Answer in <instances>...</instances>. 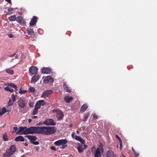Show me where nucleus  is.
Returning a JSON list of instances; mask_svg holds the SVG:
<instances>
[{"label":"nucleus","instance_id":"f257e3e1","mask_svg":"<svg viewBox=\"0 0 157 157\" xmlns=\"http://www.w3.org/2000/svg\"><path fill=\"white\" fill-rule=\"evenodd\" d=\"M56 129L54 127L41 126L31 127L26 129V133H36L45 135H50L55 133Z\"/></svg>","mask_w":157,"mask_h":157},{"label":"nucleus","instance_id":"f03ea898","mask_svg":"<svg viewBox=\"0 0 157 157\" xmlns=\"http://www.w3.org/2000/svg\"><path fill=\"white\" fill-rule=\"evenodd\" d=\"M67 141L66 140L61 139L56 141L54 144L56 146H60V148L63 149L67 146Z\"/></svg>","mask_w":157,"mask_h":157},{"label":"nucleus","instance_id":"7ed1b4c3","mask_svg":"<svg viewBox=\"0 0 157 157\" xmlns=\"http://www.w3.org/2000/svg\"><path fill=\"white\" fill-rule=\"evenodd\" d=\"M103 151L102 147L100 145L93 152L94 157H100L101 153H102Z\"/></svg>","mask_w":157,"mask_h":157},{"label":"nucleus","instance_id":"20e7f679","mask_svg":"<svg viewBox=\"0 0 157 157\" xmlns=\"http://www.w3.org/2000/svg\"><path fill=\"white\" fill-rule=\"evenodd\" d=\"M25 137H27L30 140V142L34 145H38L39 144L37 141H36L37 140V138L36 136L32 135H26Z\"/></svg>","mask_w":157,"mask_h":157},{"label":"nucleus","instance_id":"39448f33","mask_svg":"<svg viewBox=\"0 0 157 157\" xmlns=\"http://www.w3.org/2000/svg\"><path fill=\"white\" fill-rule=\"evenodd\" d=\"M21 54L17 53L9 56V59H11L10 62H18V59L20 56Z\"/></svg>","mask_w":157,"mask_h":157},{"label":"nucleus","instance_id":"423d86ee","mask_svg":"<svg viewBox=\"0 0 157 157\" xmlns=\"http://www.w3.org/2000/svg\"><path fill=\"white\" fill-rule=\"evenodd\" d=\"M43 124L47 125H55L56 123L52 119H46L44 122Z\"/></svg>","mask_w":157,"mask_h":157},{"label":"nucleus","instance_id":"0eeeda50","mask_svg":"<svg viewBox=\"0 0 157 157\" xmlns=\"http://www.w3.org/2000/svg\"><path fill=\"white\" fill-rule=\"evenodd\" d=\"M53 112L57 113L58 120H61L62 119L63 117V114L61 111L59 109H54L53 110Z\"/></svg>","mask_w":157,"mask_h":157},{"label":"nucleus","instance_id":"6e6552de","mask_svg":"<svg viewBox=\"0 0 157 157\" xmlns=\"http://www.w3.org/2000/svg\"><path fill=\"white\" fill-rule=\"evenodd\" d=\"M52 92V91L51 90H48L45 91L42 93L41 95V97L46 98L51 94Z\"/></svg>","mask_w":157,"mask_h":157},{"label":"nucleus","instance_id":"1a4fd4ad","mask_svg":"<svg viewBox=\"0 0 157 157\" xmlns=\"http://www.w3.org/2000/svg\"><path fill=\"white\" fill-rule=\"evenodd\" d=\"M54 81V79L52 77L49 75L46 76L44 80V82L45 83L48 82H53Z\"/></svg>","mask_w":157,"mask_h":157},{"label":"nucleus","instance_id":"9d476101","mask_svg":"<svg viewBox=\"0 0 157 157\" xmlns=\"http://www.w3.org/2000/svg\"><path fill=\"white\" fill-rule=\"evenodd\" d=\"M45 104V102L43 100H40L38 101L36 103L35 108H40L41 106Z\"/></svg>","mask_w":157,"mask_h":157},{"label":"nucleus","instance_id":"9b49d317","mask_svg":"<svg viewBox=\"0 0 157 157\" xmlns=\"http://www.w3.org/2000/svg\"><path fill=\"white\" fill-rule=\"evenodd\" d=\"M16 148L15 146L14 145H12L10 149L8 150H7L6 151L8 152V153H10L11 155H12L16 151Z\"/></svg>","mask_w":157,"mask_h":157},{"label":"nucleus","instance_id":"f8f14e48","mask_svg":"<svg viewBox=\"0 0 157 157\" xmlns=\"http://www.w3.org/2000/svg\"><path fill=\"white\" fill-rule=\"evenodd\" d=\"M27 129V127H19V135L27 134V133H26V132H25L26 131Z\"/></svg>","mask_w":157,"mask_h":157},{"label":"nucleus","instance_id":"ddd939ff","mask_svg":"<svg viewBox=\"0 0 157 157\" xmlns=\"http://www.w3.org/2000/svg\"><path fill=\"white\" fill-rule=\"evenodd\" d=\"M29 71L32 74L34 75L37 73V68L36 67L32 66L30 68Z\"/></svg>","mask_w":157,"mask_h":157},{"label":"nucleus","instance_id":"4468645a","mask_svg":"<svg viewBox=\"0 0 157 157\" xmlns=\"http://www.w3.org/2000/svg\"><path fill=\"white\" fill-rule=\"evenodd\" d=\"M18 105L22 108L25 107V104L24 100L22 99H20L18 101Z\"/></svg>","mask_w":157,"mask_h":157},{"label":"nucleus","instance_id":"2eb2a0df","mask_svg":"<svg viewBox=\"0 0 157 157\" xmlns=\"http://www.w3.org/2000/svg\"><path fill=\"white\" fill-rule=\"evenodd\" d=\"M42 72L44 73L48 74L51 72L50 69L48 67H43L42 69Z\"/></svg>","mask_w":157,"mask_h":157},{"label":"nucleus","instance_id":"dca6fc26","mask_svg":"<svg viewBox=\"0 0 157 157\" xmlns=\"http://www.w3.org/2000/svg\"><path fill=\"white\" fill-rule=\"evenodd\" d=\"M115 155L113 152L111 151H108L106 154V157H113Z\"/></svg>","mask_w":157,"mask_h":157},{"label":"nucleus","instance_id":"f3484780","mask_svg":"<svg viewBox=\"0 0 157 157\" xmlns=\"http://www.w3.org/2000/svg\"><path fill=\"white\" fill-rule=\"evenodd\" d=\"M16 141H24V138L22 136H19L16 137L14 139Z\"/></svg>","mask_w":157,"mask_h":157},{"label":"nucleus","instance_id":"a211bd4d","mask_svg":"<svg viewBox=\"0 0 157 157\" xmlns=\"http://www.w3.org/2000/svg\"><path fill=\"white\" fill-rule=\"evenodd\" d=\"M37 22L36 17H34L31 19L30 22L29 23L30 25H33L35 24Z\"/></svg>","mask_w":157,"mask_h":157},{"label":"nucleus","instance_id":"6ab92c4d","mask_svg":"<svg viewBox=\"0 0 157 157\" xmlns=\"http://www.w3.org/2000/svg\"><path fill=\"white\" fill-rule=\"evenodd\" d=\"M75 139L76 140L80 141L82 144H84V142H85V140L80 136H76Z\"/></svg>","mask_w":157,"mask_h":157},{"label":"nucleus","instance_id":"aec40b11","mask_svg":"<svg viewBox=\"0 0 157 157\" xmlns=\"http://www.w3.org/2000/svg\"><path fill=\"white\" fill-rule=\"evenodd\" d=\"M27 33L29 35H33L34 34V32L33 29L28 28L27 29Z\"/></svg>","mask_w":157,"mask_h":157},{"label":"nucleus","instance_id":"412c9836","mask_svg":"<svg viewBox=\"0 0 157 157\" xmlns=\"http://www.w3.org/2000/svg\"><path fill=\"white\" fill-rule=\"evenodd\" d=\"M39 75H34L32 78L31 81L32 82H36L39 78Z\"/></svg>","mask_w":157,"mask_h":157},{"label":"nucleus","instance_id":"4be33fe9","mask_svg":"<svg viewBox=\"0 0 157 157\" xmlns=\"http://www.w3.org/2000/svg\"><path fill=\"white\" fill-rule=\"evenodd\" d=\"M10 110H6V109H0V116H2L4 114L6 111H9Z\"/></svg>","mask_w":157,"mask_h":157},{"label":"nucleus","instance_id":"5701e85b","mask_svg":"<svg viewBox=\"0 0 157 157\" xmlns=\"http://www.w3.org/2000/svg\"><path fill=\"white\" fill-rule=\"evenodd\" d=\"M64 99L66 102H69L72 99V97L67 96L64 98Z\"/></svg>","mask_w":157,"mask_h":157},{"label":"nucleus","instance_id":"b1692460","mask_svg":"<svg viewBox=\"0 0 157 157\" xmlns=\"http://www.w3.org/2000/svg\"><path fill=\"white\" fill-rule=\"evenodd\" d=\"M63 87L65 90H66L67 92L68 93L71 92V90L69 88L65 83L64 84Z\"/></svg>","mask_w":157,"mask_h":157},{"label":"nucleus","instance_id":"393cba45","mask_svg":"<svg viewBox=\"0 0 157 157\" xmlns=\"http://www.w3.org/2000/svg\"><path fill=\"white\" fill-rule=\"evenodd\" d=\"M9 19L11 21H14L16 20V17L15 15H14L10 17H9Z\"/></svg>","mask_w":157,"mask_h":157},{"label":"nucleus","instance_id":"a878e982","mask_svg":"<svg viewBox=\"0 0 157 157\" xmlns=\"http://www.w3.org/2000/svg\"><path fill=\"white\" fill-rule=\"evenodd\" d=\"M3 139L4 141H7L8 140L7 137V135L6 133L4 134L3 136Z\"/></svg>","mask_w":157,"mask_h":157},{"label":"nucleus","instance_id":"bb28decb","mask_svg":"<svg viewBox=\"0 0 157 157\" xmlns=\"http://www.w3.org/2000/svg\"><path fill=\"white\" fill-rule=\"evenodd\" d=\"M5 90L6 91H9L10 92H13V89L9 86L6 87L5 88Z\"/></svg>","mask_w":157,"mask_h":157},{"label":"nucleus","instance_id":"cd10ccee","mask_svg":"<svg viewBox=\"0 0 157 157\" xmlns=\"http://www.w3.org/2000/svg\"><path fill=\"white\" fill-rule=\"evenodd\" d=\"M6 72L11 75H13V70H11L10 68L7 69H6Z\"/></svg>","mask_w":157,"mask_h":157},{"label":"nucleus","instance_id":"c85d7f7f","mask_svg":"<svg viewBox=\"0 0 157 157\" xmlns=\"http://www.w3.org/2000/svg\"><path fill=\"white\" fill-rule=\"evenodd\" d=\"M89 113H86L84 116L83 121H86L87 119V118L89 116Z\"/></svg>","mask_w":157,"mask_h":157},{"label":"nucleus","instance_id":"c756f323","mask_svg":"<svg viewBox=\"0 0 157 157\" xmlns=\"http://www.w3.org/2000/svg\"><path fill=\"white\" fill-rule=\"evenodd\" d=\"M13 129L15 131V132L17 134L19 135V128L18 129L17 127H14L13 128Z\"/></svg>","mask_w":157,"mask_h":157},{"label":"nucleus","instance_id":"7c9ffc66","mask_svg":"<svg viewBox=\"0 0 157 157\" xmlns=\"http://www.w3.org/2000/svg\"><path fill=\"white\" fill-rule=\"evenodd\" d=\"M38 109H34L32 114V115H36L38 113Z\"/></svg>","mask_w":157,"mask_h":157},{"label":"nucleus","instance_id":"2f4dec72","mask_svg":"<svg viewBox=\"0 0 157 157\" xmlns=\"http://www.w3.org/2000/svg\"><path fill=\"white\" fill-rule=\"evenodd\" d=\"M16 21L18 22H21L23 21V18L21 17H18L16 18Z\"/></svg>","mask_w":157,"mask_h":157},{"label":"nucleus","instance_id":"473e14b6","mask_svg":"<svg viewBox=\"0 0 157 157\" xmlns=\"http://www.w3.org/2000/svg\"><path fill=\"white\" fill-rule=\"evenodd\" d=\"M92 117V118H93L94 120H97L98 119V117L97 115H96V114L95 113H94L92 115V116L90 118V119H91V117Z\"/></svg>","mask_w":157,"mask_h":157},{"label":"nucleus","instance_id":"72a5a7b5","mask_svg":"<svg viewBox=\"0 0 157 157\" xmlns=\"http://www.w3.org/2000/svg\"><path fill=\"white\" fill-rule=\"evenodd\" d=\"M26 92V90H22L21 88H20V90L19 92V93L21 94H25Z\"/></svg>","mask_w":157,"mask_h":157},{"label":"nucleus","instance_id":"f704fd0d","mask_svg":"<svg viewBox=\"0 0 157 157\" xmlns=\"http://www.w3.org/2000/svg\"><path fill=\"white\" fill-rule=\"evenodd\" d=\"M77 149L78 150V152L80 153H82L83 151L82 147H77Z\"/></svg>","mask_w":157,"mask_h":157},{"label":"nucleus","instance_id":"c9c22d12","mask_svg":"<svg viewBox=\"0 0 157 157\" xmlns=\"http://www.w3.org/2000/svg\"><path fill=\"white\" fill-rule=\"evenodd\" d=\"M29 90L30 92L33 93L35 92V90L34 87H31L29 88Z\"/></svg>","mask_w":157,"mask_h":157},{"label":"nucleus","instance_id":"e433bc0d","mask_svg":"<svg viewBox=\"0 0 157 157\" xmlns=\"http://www.w3.org/2000/svg\"><path fill=\"white\" fill-rule=\"evenodd\" d=\"M6 152L7 154H3L2 156L3 157H9L11 155L10 154V153H8L7 151H6Z\"/></svg>","mask_w":157,"mask_h":157},{"label":"nucleus","instance_id":"4c0bfd02","mask_svg":"<svg viewBox=\"0 0 157 157\" xmlns=\"http://www.w3.org/2000/svg\"><path fill=\"white\" fill-rule=\"evenodd\" d=\"M13 102L11 99H10L8 103V105L9 106L12 105L13 103Z\"/></svg>","mask_w":157,"mask_h":157},{"label":"nucleus","instance_id":"58836bf2","mask_svg":"<svg viewBox=\"0 0 157 157\" xmlns=\"http://www.w3.org/2000/svg\"><path fill=\"white\" fill-rule=\"evenodd\" d=\"M8 85L9 86H12L14 88H15V89H16L17 88V86L14 84L12 83H10Z\"/></svg>","mask_w":157,"mask_h":157},{"label":"nucleus","instance_id":"ea45409f","mask_svg":"<svg viewBox=\"0 0 157 157\" xmlns=\"http://www.w3.org/2000/svg\"><path fill=\"white\" fill-rule=\"evenodd\" d=\"M132 149L133 152H134V154L136 155V156L134 157H136V156H137L139 155V154L138 153H137L136 151L135 150L133 149V147L132 148Z\"/></svg>","mask_w":157,"mask_h":157},{"label":"nucleus","instance_id":"a19ab883","mask_svg":"<svg viewBox=\"0 0 157 157\" xmlns=\"http://www.w3.org/2000/svg\"><path fill=\"white\" fill-rule=\"evenodd\" d=\"M11 98L12 101H15L16 100V97L15 96L14 94H12L11 95Z\"/></svg>","mask_w":157,"mask_h":157},{"label":"nucleus","instance_id":"79ce46f5","mask_svg":"<svg viewBox=\"0 0 157 157\" xmlns=\"http://www.w3.org/2000/svg\"><path fill=\"white\" fill-rule=\"evenodd\" d=\"M88 107V106L87 104H84L82 106L81 108H87Z\"/></svg>","mask_w":157,"mask_h":157},{"label":"nucleus","instance_id":"37998d69","mask_svg":"<svg viewBox=\"0 0 157 157\" xmlns=\"http://www.w3.org/2000/svg\"><path fill=\"white\" fill-rule=\"evenodd\" d=\"M91 149L92 150V152L93 153L94 152V151L95 150H96L95 146H92L91 147Z\"/></svg>","mask_w":157,"mask_h":157},{"label":"nucleus","instance_id":"c03bdc74","mask_svg":"<svg viewBox=\"0 0 157 157\" xmlns=\"http://www.w3.org/2000/svg\"><path fill=\"white\" fill-rule=\"evenodd\" d=\"M8 36L10 38H12L13 37V34L11 33L8 34Z\"/></svg>","mask_w":157,"mask_h":157},{"label":"nucleus","instance_id":"a18cd8bd","mask_svg":"<svg viewBox=\"0 0 157 157\" xmlns=\"http://www.w3.org/2000/svg\"><path fill=\"white\" fill-rule=\"evenodd\" d=\"M120 148L121 149H122V143L121 140L120 141Z\"/></svg>","mask_w":157,"mask_h":157},{"label":"nucleus","instance_id":"49530a36","mask_svg":"<svg viewBox=\"0 0 157 157\" xmlns=\"http://www.w3.org/2000/svg\"><path fill=\"white\" fill-rule=\"evenodd\" d=\"M50 149H51V150H55V147L54 146H52L51 147Z\"/></svg>","mask_w":157,"mask_h":157},{"label":"nucleus","instance_id":"de8ad7c7","mask_svg":"<svg viewBox=\"0 0 157 157\" xmlns=\"http://www.w3.org/2000/svg\"><path fill=\"white\" fill-rule=\"evenodd\" d=\"M116 137L117 139H118L120 141L121 140V138L119 137L117 135H116Z\"/></svg>","mask_w":157,"mask_h":157},{"label":"nucleus","instance_id":"09e8293b","mask_svg":"<svg viewBox=\"0 0 157 157\" xmlns=\"http://www.w3.org/2000/svg\"><path fill=\"white\" fill-rule=\"evenodd\" d=\"M82 143H81V144H80V143L78 144V147H80L81 148L82 147Z\"/></svg>","mask_w":157,"mask_h":157},{"label":"nucleus","instance_id":"8fccbe9b","mask_svg":"<svg viewBox=\"0 0 157 157\" xmlns=\"http://www.w3.org/2000/svg\"><path fill=\"white\" fill-rule=\"evenodd\" d=\"M6 2H7L8 3H11V0H5Z\"/></svg>","mask_w":157,"mask_h":157},{"label":"nucleus","instance_id":"3c124183","mask_svg":"<svg viewBox=\"0 0 157 157\" xmlns=\"http://www.w3.org/2000/svg\"><path fill=\"white\" fill-rule=\"evenodd\" d=\"M83 144L84 146V149H85L87 147V146L85 144L84 142V144Z\"/></svg>","mask_w":157,"mask_h":157},{"label":"nucleus","instance_id":"603ef678","mask_svg":"<svg viewBox=\"0 0 157 157\" xmlns=\"http://www.w3.org/2000/svg\"><path fill=\"white\" fill-rule=\"evenodd\" d=\"M37 117L36 116H33L31 117V118L32 119H36V118Z\"/></svg>","mask_w":157,"mask_h":157},{"label":"nucleus","instance_id":"864d4df0","mask_svg":"<svg viewBox=\"0 0 157 157\" xmlns=\"http://www.w3.org/2000/svg\"><path fill=\"white\" fill-rule=\"evenodd\" d=\"M85 109H84V108H83V109H81V111H82V112H84L85 111Z\"/></svg>","mask_w":157,"mask_h":157},{"label":"nucleus","instance_id":"5fc2aeb1","mask_svg":"<svg viewBox=\"0 0 157 157\" xmlns=\"http://www.w3.org/2000/svg\"><path fill=\"white\" fill-rule=\"evenodd\" d=\"M32 121V120L31 119H29L28 120V122L29 123H31Z\"/></svg>","mask_w":157,"mask_h":157},{"label":"nucleus","instance_id":"6e6d98bb","mask_svg":"<svg viewBox=\"0 0 157 157\" xmlns=\"http://www.w3.org/2000/svg\"><path fill=\"white\" fill-rule=\"evenodd\" d=\"M24 144L25 145V146H28V144L27 143V142H25V144Z\"/></svg>","mask_w":157,"mask_h":157},{"label":"nucleus","instance_id":"4d7b16f0","mask_svg":"<svg viewBox=\"0 0 157 157\" xmlns=\"http://www.w3.org/2000/svg\"><path fill=\"white\" fill-rule=\"evenodd\" d=\"M12 10V9H9L8 10V11H9V12H10Z\"/></svg>","mask_w":157,"mask_h":157},{"label":"nucleus","instance_id":"13d9d810","mask_svg":"<svg viewBox=\"0 0 157 157\" xmlns=\"http://www.w3.org/2000/svg\"><path fill=\"white\" fill-rule=\"evenodd\" d=\"M76 132L78 134H79L80 133V131H79L77 130V131H76Z\"/></svg>","mask_w":157,"mask_h":157},{"label":"nucleus","instance_id":"bf43d9fd","mask_svg":"<svg viewBox=\"0 0 157 157\" xmlns=\"http://www.w3.org/2000/svg\"><path fill=\"white\" fill-rule=\"evenodd\" d=\"M21 157H25L24 155H22Z\"/></svg>","mask_w":157,"mask_h":157},{"label":"nucleus","instance_id":"052dcab7","mask_svg":"<svg viewBox=\"0 0 157 157\" xmlns=\"http://www.w3.org/2000/svg\"><path fill=\"white\" fill-rule=\"evenodd\" d=\"M72 136L73 137H74V134H73L72 135Z\"/></svg>","mask_w":157,"mask_h":157},{"label":"nucleus","instance_id":"680f3d73","mask_svg":"<svg viewBox=\"0 0 157 157\" xmlns=\"http://www.w3.org/2000/svg\"><path fill=\"white\" fill-rule=\"evenodd\" d=\"M122 157H126L124 155H122Z\"/></svg>","mask_w":157,"mask_h":157},{"label":"nucleus","instance_id":"e2e57ef3","mask_svg":"<svg viewBox=\"0 0 157 157\" xmlns=\"http://www.w3.org/2000/svg\"><path fill=\"white\" fill-rule=\"evenodd\" d=\"M82 129H84V128H85V127H82Z\"/></svg>","mask_w":157,"mask_h":157},{"label":"nucleus","instance_id":"0e129e2a","mask_svg":"<svg viewBox=\"0 0 157 157\" xmlns=\"http://www.w3.org/2000/svg\"><path fill=\"white\" fill-rule=\"evenodd\" d=\"M113 157H117L116 155H115V156H113Z\"/></svg>","mask_w":157,"mask_h":157},{"label":"nucleus","instance_id":"69168bd1","mask_svg":"<svg viewBox=\"0 0 157 157\" xmlns=\"http://www.w3.org/2000/svg\"><path fill=\"white\" fill-rule=\"evenodd\" d=\"M1 87H0V89H1Z\"/></svg>","mask_w":157,"mask_h":157}]
</instances>
